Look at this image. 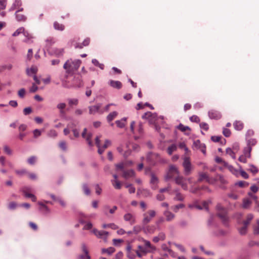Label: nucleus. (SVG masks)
Wrapping results in <instances>:
<instances>
[{
  "instance_id": "a211bd4d",
  "label": "nucleus",
  "mask_w": 259,
  "mask_h": 259,
  "mask_svg": "<svg viewBox=\"0 0 259 259\" xmlns=\"http://www.w3.org/2000/svg\"><path fill=\"white\" fill-rule=\"evenodd\" d=\"M158 183V179L157 177L154 174H151L150 184L152 189L155 190L157 188V184Z\"/></svg>"
},
{
  "instance_id": "5701e85b",
  "label": "nucleus",
  "mask_w": 259,
  "mask_h": 259,
  "mask_svg": "<svg viewBox=\"0 0 259 259\" xmlns=\"http://www.w3.org/2000/svg\"><path fill=\"white\" fill-rule=\"evenodd\" d=\"M134 176L135 172L132 169L123 171L122 177L126 179L133 177Z\"/></svg>"
},
{
  "instance_id": "412c9836",
  "label": "nucleus",
  "mask_w": 259,
  "mask_h": 259,
  "mask_svg": "<svg viewBox=\"0 0 259 259\" xmlns=\"http://www.w3.org/2000/svg\"><path fill=\"white\" fill-rule=\"evenodd\" d=\"M123 218L125 221L128 222L131 225H133L135 223V217L130 213L125 214Z\"/></svg>"
},
{
  "instance_id": "72a5a7b5",
  "label": "nucleus",
  "mask_w": 259,
  "mask_h": 259,
  "mask_svg": "<svg viewBox=\"0 0 259 259\" xmlns=\"http://www.w3.org/2000/svg\"><path fill=\"white\" fill-rule=\"evenodd\" d=\"M37 71V68L35 66H32L30 69L26 70V72L28 75L32 74H35Z\"/></svg>"
},
{
  "instance_id": "6e6d98bb",
  "label": "nucleus",
  "mask_w": 259,
  "mask_h": 259,
  "mask_svg": "<svg viewBox=\"0 0 259 259\" xmlns=\"http://www.w3.org/2000/svg\"><path fill=\"white\" fill-rule=\"evenodd\" d=\"M253 231L255 234H259V220H256V224L253 226Z\"/></svg>"
},
{
  "instance_id": "603ef678",
  "label": "nucleus",
  "mask_w": 259,
  "mask_h": 259,
  "mask_svg": "<svg viewBox=\"0 0 259 259\" xmlns=\"http://www.w3.org/2000/svg\"><path fill=\"white\" fill-rule=\"evenodd\" d=\"M136 255V250L134 249L130 252H127V257L131 259H135Z\"/></svg>"
},
{
  "instance_id": "c9c22d12",
  "label": "nucleus",
  "mask_w": 259,
  "mask_h": 259,
  "mask_svg": "<svg viewBox=\"0 0 259 259\" xmlns=\"http://www.w3.org/2000/svg\"><path fill=\"white\" fill-rule=\"evenodd\" d=\"M111 183L115 189H121L122 184L118 180H113L111 181Z\"/></svg>"
},
{
  "instance_id": "6ab92c4d",
  "label": "nucleus",
  "mask_w": 259,
  "mask_h": 259,
  "mask_svg": "<svg viewBox=\"0 0 259 259\" xmlns=\"http://www.w3.org/2000/svg\"><path fill=\"white\" fill-rule=\"evenodd\" d=\"M111 145V142L109 140H106L104 144L99 147L98 150V152L99 154H102L106 149L109 147Z\"/></svg>"
},
{
  "instance_id": "c85d7f7f",
  "label": "nucleus",
  "mask_w": 259,
  "mask_h": 259,
  "mask_svg": "<svg viewBox=\"0 0 259 259\" xmlns=\"http://www.w3.org/2000/svg\"><path fill=\"white\" fill-rule=\"evenodd\" d=\"M51 197L55 201L58 202L59 204L63 207H65L66 206V203L65 201L60 197H56L53 194H50Z\"/></svg>"
},
{
  "instance_id": "b1692460",
  "label": "nucleus",
  "mask_w": 259,
  "mask_h": 259,
  "mask_svg": "<svg viewBox=\"0 0 259 259\" xmlns=\"http://www.w3.org/2000/svg\"><path fill=\"white\" fill-rule=\"evenodd\" d=\"M22 2L21 0H15L14 3H13L12 6L10 8V11H13L15 9H17L18 10L20 9L22 6Z\"/></svg>"
},
{
  "instance_id": "de8ad7c7",
  "label": "nucleus",
  "mask_w": 259,
  "mask_h": 259,
  "mask_svg": "<svg viewBox=\"0 0 259 259\" xmlns=\"http://www.w3.org/2000/svg\"><path fill=\"white\" fill-rule=\"evenodd\" d=\"M211 202L210 200H208V201H204L202 203L203 204V206L202 207H201L200 206H198V205H196V207L198 208V209H202V208H205L206 209V210H208V204L209 203H210Z\"/></svg>"
},
{
  "instance_id": "5fc2aeb1",
  "label": "nucleus",
  "mask_w": 259,
  "mask_h": 259,
  "mask_svg": "<svg viewBox=\"0 0 259 259\" xmlns=\"http://www.w3.org/2000/svg\"><path fill=\"white\" fill-rule=\"evenodd\" d=\"M24 30V27H20L18 29L16 30V31H15L13 34V36H17L19 35L20 33H23V31Z\"/></svg>"
},
{
  "instance_id": "bf43d9fd",
  "label": "nucleus",
  "mask_w": 259,
  "mask_h": 259,
  "mask_svg": "<svg viewBox=\"0 0 259 259\" xmlns=\"http://www.w3.org/2000/svg\"><path fill=\"white\" fill-rule=\"evenodd\" d=\"M59 147L64 151H65L67 149L66 143L65 141H61L59 143Z\"/></svg>"
},
{
  "instance_id": "13d9d810",
  "label": "nucleus",
  "mask_w": 259,
  "mask_h": 259,
  "mask_svg": "<svg viewBox=\"0 0 259 259\" xmlns=\"http://www.w3.org/2000/svg\"><path fill=\"white\" fill-rule=\"evenodd\" d=\"M66 107V104L64 103H59L57 105V108L60 109V113H63L64 111L63 110Z\"/></svg>"
},
{
  "instance_id": "7ed1b4c3",
  "label": "nucleus",
  "mask_w": 259,
  "mask_h": 259,
  "mask_svg": "<svg viewBox=\"0 0 259 259\" xmlns=\"http://www.w3.org/2000/svg\"><path fill=\"white\" fill-rule=\"evenodd\" d=\"M182 165L184 167V172L186 176H188L191 173L193 169L190 158L189 156H184Z\"/></svg>"
},
{
  "instance_id": "bb28decb",
  "label": "nucleus",
  "mask_w": 259,
  "mask_h": 259,
  "mask_svg": "<svg viewBox=\"0 0 259 259\" xmlns=\"http://www.w3.org/2000/svg\"><path fill=\"white\" fill-rule=\"evenodd\" d=\"M155 231V227L153 225L147 226L143 228V231L145 233L152 234Z\"/></svg>"
},
{
  "instance_id": "aec40b11",
  "label": "nucleus",
  "mask_w": 259,
  "mask_h": 259,
  "mask_svg": "<svg viewBox=\"0 0 259 259\" xmlns=\"http://www.w3.org/2000/svg\"><path fill=\"white\" fill-rule=\"evenodd\" d=\"M76 124L74 122H71L68 124V127L73 132L74 136L75 138H77L79 136V130L76 128Z\"/></svg>"
},
{
  "instance_id": "a18cd8bd",
  "label": "nucleus",
  "mask_w": 259,
  "mask_h": 259,
  "mask_svg": "<svg viewBox=\"0 0 259 259\" xmlns=\"http://www.w3.org/2000/svg\"><path fill=\"white\" fill-rule=\"evenodd\" d=\"M252 148L250 146H247L244 149V155L249 158L250 157V152Z\"/></svg>"
},
{
  "instance_id": "cd10ccee",
  "label": "nucleus",
  "mask_w": 259,
  "mask_h": 259,
  "mask_svg": "<svg viewBox=\"0 0 259 259\" xmlns=\"http://www.w3.org/2000/svg\"><path fill=\"white\" fill-rule=\"evenodd\" d=\"M109 84L113 88L117 89H120L122 87V83L119 81L110 80L109 81Z\"/></svg>"
},
{
  "instance_id": "c756f323",
  "label": "nucleus",
  "mask_w": 259,
  "mask_h": 259,
  "mask_svg": "<svg viewBox=\"0 0 259 259\" xmlns=\"http://www.w3.org/2000/svg\"><path fill=\"white\" fill-rule=\"evenodd\" d=\"M64 52L63 49L55 48L51 51V53L57 56H61L63 55Z\"/></svg>"
},
{
  "instance_id": "09e8293b",
  "label": "nucleus",
  "mask_w": 259,
  "mask_h": 259,
  "mask_svg": "<svg viewBox=\"0 0 259 259\" xmlns=\"http://www.w3.org/2000/svg\"><path fill=\"white\" fill-rule=\"evenodd\" d=\"M178 128L182 132H186L187 131H190V128L188 126H185L183 124L180 123L178 126Z\"/></svg>"
},
{
  "instance_id": "1a4fd4ad",
  "label": "nucleus",
  "mask_w": 259,
  "mask_h": 259,
  "mask_svg": "<svg viewBox=\"0 0 259 259\" xmlns=\"http://www.w3.org/2000/svg\"><path fill=\"white\" fill-rule=\"evenodd\" d=\"M81 248L82 253L78 256V259H91V256L89 254V250L85 244L82 243Z\"/></svg>"
},
{
  "instance_id": "8fccbe9b",
  "label": "nucleus",
  "mask_w": 259,
  "mask_h": 259,
  "mask_svg": "<svg viewBox=\"0 0 259 259\" xmlns=\"http://www.w3.org/2000/svg\"><path fill=\"white\" fill-rule=\"evenodd\" d=\"M92 62L94 65L99 67L101 69H104V64L100 63L97 60H96L95 59H93Z\"/></svg>"
},
{
  "instance_id": "37998d69",
  "label": "nucleus",
  "mask_w": 259,
  "mask_h": 259,
  "mask_svg": "<svg viewBox=\"0 0 259 259\" xmlns=\"http://www.w3.org/2000/svg\"><path fill=\"white\" fill-rule=\"evenodd\" d=\"M115 251V249L113 247H109L108 248H103L102 249V252L103 253H107L108 254H111L113 253Z\"/></svg>"
},
{
  "instance_id": "4c0bfd02",
  "label": "nucleus",
  "mask_w": 259,
  "mask_h": 259,
  "mask_svg": "<svg viewBox=\"0 0 259 259\" xmlns=\"http://www.w3.org/2000/svg\"><path fill=\"white\" fill-rule=\"evenodd\" d=\"M118 113L116 111L111 112L107 117V119L108 122L113 120L117 115Z\"/></svg>"
},
{
  "instance_id": "58836bf2",
  "label": "nucleus",
  "mask_w": 259,
  "mask_h": 259,
  "mask_svg": "<svg viewBox=\"0 0 259 259\" xmlns=\"http://www.w3.org/2000/svg\"><path fill=\"white\" fill-rule=\"evenodd\" d=\"M184 196L183 194L181 193L177 192L176 194V196L174 198V200L176 201H182L184 200Z\"/></svg>"
},
{
  "instance_id": "a878e982",
  "label": "nucleus",
  "mask_w": 259,
  "mask_h": 259,
  "mask_svg": "<svg viewBox=\"0 0 259 259\" xmlns=\"http://www.w3.org/2000/svg\"><path fill=\"white\" fill-rule=\"evenodd\" d=\"M53 26L55 30L58 31H63L65 29V25L63 24L60 23L57 21H55L53 23Z\"/></svg>"
},
{
  "instance_id": "79ce46f5",
  "label": "nucleus",
  "mask_w": 259,
  "mask_h": 259,
  "mask_svg": "<svg viewBox=\"0 0 259 259\" xmlns=\"http://www.w3.org/2000/svg\"><path fill=\"white\" fill-rule=\"evenodd\" d=\"M102 228L104 229H105L107 228H110L112 229L116 230L118 228V227L114 223H110V224H103L102 225Z\"/></svg>"
},
{
  "instance_id": "4468645a",
  "label": "nucleus",
  "mask_w": 259,
  "mask_h": 259,
  "mask_svg": "<svg viewBox=\"0 0 259 259\" xmlns=\"http://www.w3.org/2000/svg\"><path fill=\"white\" fill-rule=\"evenodd\" d=\"M93 233L98 238H106L108 235V232L105 231H99L96 229H93Z\"/></svg>"
},
{
  "instance_id": "20e7f679",
  "label": "nucleus",
  "mask_w": 259,
  "mask_h": 259,
  "mask_svg": "<svg viewBox=\"0 0 259 259\" xmlns=\"http://www.w3.org/2000/svg\"><path fill=\"white\" fill-rule=\"evenodd\" d=\"M253 218V215L252 214H247L246 220H244L242 223V226L238 229V231L240 234L244 235L246 234L247 227Z\"/></svg>"
},
{
  "instance_id": "393cba45",
  "label": "nucleus",
  "mask_w": 259,
  "mask_h": 259,
  "mask_svg": "<svg viewBox=\"0 0 259 259\" xmlns=\"http://www.w3.org/2000/svg\"><path fill=\"white\" fill-rule=\"evenodd\" d=\"M234 128L237 131H241L244 127L243 123L240 120H236L233 123Z\"/></svg>"
},
{
  "instance_id": "3c124183",
  "label": "nucleus",
  "mask_w": 259,
  "mask_h": 259,
  "mask_svg": "<svg viewBox=\"0 0 259 259\" xmlns=\"http://www.w3.org/2000/svg\"><path fill=\"white\" fill-rule=\"evenodd\" d=\"M226 152V153L229 155L233 159H235L236 158L235 153L230 148H227Z\"/></svg>"
},
{
  "instance_id": "9d476101",
  "label": "nucleus",
  "mask_w": 259,
  "mask_h": 259,
  "mask_svg": "<svg viewBox=\"0 0 259 259\" xmlns=\"http://www.w3.org/2000/svg\"><path fill=\"white\" fill-rule=\"evenodd\" d=\"M101 106V105L100 104H98L96 105L89 106V113L90 114H95L96 113L102 114L104 112V111L100 109Z\"/></svg>"
},
{
  "instance_id": "f8f14e48",
  "label": "nucleus",
  "mask_w": 259,
  "mask_h": 259,
  "mask_svg": "<svg viewBox=\"0 0 259 259\" xmlns=\"http://www.w3.org/2000/svg\"><path fill=\"white\" fill-rule=\"evenodd\" d=\"M208 116L211 119L217 120L222 117V114L217 110H211L208 112Z\"/></svg>"
},
{
  "instance_id": "49530a36",
  "label": "nucleus",
  "mask_w": 259,
  "mask_h": 259,
  "mask_svg": "<svg viewBox=\"0 0 259 259\" xmlns=\"http://www.w3.org/2000/svg\"><path fill=\"white\" fill-rule=\"evenodd\" d=\"M251 201L249 199H244L243 201V207L244 208H248L251 204Z\"/></svg>"
},
{
  "instance_id": "dca6fc26",
  "label": "nucleus",
  "mask_w": 259,
  "mask_h": 259,
  "mask_svg": "<svg viewBox=\"0 0 259 259\" xmlns=\"http://www.w3.org/2000/svg\"><path fill=\"white\" fill-rule=\"evenodd\" d=\"M23 11V8L17 10L15 13L16 18L18 21H25L26 20V17L23 14H21V12Z\"/></svg>"
},
{
  "instance_id": "f03ea898",
  "label": "nucleus",
  "mask_w": 259,
  "mask_h": 259,
  "mask_svg": "<svg viewBox=\"0 0 259 259\" xmlns=\"http://www.w3.org/2000/svg\"><path fill=\"white\" fill-rule=\"evenodd\" d=\"M180 175L179 171L177 166L174 165H171L169 166L168 170L165 176V179L166 181H168L169 179L174 178Z\"/></svg>"
},
{
  "instance_id": "338daca9",
  "label": "nucleus",
  "mask_w": 259,
  "mask_h": 259,
  "mask_svg": "<svg viewBox=\"0 0 259 259\" xmlns=\"http://www.w3.org/2000/svg\"><path fill=\"white\" fill-rule=\"evenodd\" d=\"M82 189L84 193L86 195H89L90 194V190L87 185L84 184L82 186Z\"/></svg>"
},
{
  "instance_id": "4be33fe9",
  "label": "nucleus",
  "mask_w": 259,
  "mask_h": 259,
  "mask_svg": "<svg viewBox=\"0 0 259 259\" xmlns=\"http://www.w3.org/2000/svg\"><path fill=\"white\" fill-rule=\"evenodd\" d=\"M163 214L166 218V220L168 222L171 221L175 218V215L168 210L164 211Z\"/></svg>"
},
{
  "instance_id": "6e6552de",
  "label": "nucleus",
  "mask_w": 259,
  "mask_h": 259,
  "mask_svg": "<svg viewBox=\"0 0 259 259\" xmlns=\"http://www.w3.org/2000/svg\"><path fill=\"white\" fill-rule=\"evenodd\" d=\"M175 183L181 186L184 190H187V179L182 176H178L175 179Z\"/></svg>"
},
{
  "instance_id": "4d7b16f0",
  "label": "nucleus",
  "mask_w": 259,
  "mask_h": 259,
  "mask_svg": "<svg viewBox=\"0 0 259 259\" xmlns=\"http://www.w3.org/2000/svg\"><path fill=\"white\" fill-rule=\"evenodd\" d=\"M256 143V141L254 139H250L247 141V146H250L251 147L254 146Z\"/></svg>"
},
{
  "instance_id": "0eeeda50",
  "label": "nucleus",
  "mask_w": 259,
  "mask_h": 259,
  "mask_svg": "<svg viewBox=\"0 0 259 259\" xmlns=\"http://www.w3.org/2000/svg\"><path fill=\"white\" fill-rule=\"evenodd\" d=\"M142 118L148 120L150 124H155L157 120V114L155 113L147 112L142 115Z\"/></svg>"
},
{
  "instance_id": "0e129e2a",
  "label": "nucleus",
  "mask_w": 259,
  "mask_h": 259,
  "mask_svg": "<svg viewBox=\"0 0 259 259\" xmlns=\"http://www.w3.org/2000/svg\"><path fill=\"white\" fill-rule=\"evenodd\" d=\"M223 133L225 137H228L230 136L231 133L230 130L226 128H224Z\"/></svg>"
},
{
  "instance_id": "052dcab7",
  "label": "nucleus",
  "mask_w": 259,
  "mask_h": 259,
  "mask_svg": "<svg viewBox=\"0 0 259 259\" xmlns=\"http://www.w3.org/2000/svg\"><path fill=\"white\" fill-rule=\"evenodd\" d=\"M33 136L35 138H36L40 136L41 134V131L39 130L36 129L33 132Z\"/></svg>"
},
{
  "instance_id": "f704fd0d",
  "label": "nucleus",
  "mask_w": 259,
  "mask_h": 259,
  "mask_svg": "<svg viewBox=\"0 0 259 259\" xmlns=\"http://www.w3.org/2000/svg\"><path fill=\"white\" fill-rule=\"evenodd\" d=\"M155 158V161H153L152 162L154 163L159 160V155L157 153H149L148 156V159L151 160L153 158Z\"/></svg>"
},
{
  "instance_id": "2f4dec72",
  "label": "nucleus",
  "mask_w": 259,
  "mask_h": 259,
  "mask_svg": "<svg viewBox=\"0 0 259 259\" xmlns=\"http://www.w3.org/2000/svg\"><path fill=\"white\" fill-rule=\"evenodd\" d=\"M177 149V146L176 144H172L168 147L167 149V152L169 155H171L174 152H175Z\"/></svg>"
},
{
  "instance_id": "2eb2a0df",
  "label": "nucleus",
  "mask_w": 259,
  "mask_h": 259,
  "mask_svg": "<svg viewBox=\"0 0 259 259\" xmlns=\"http://www.w3.org/2000/svg\"><path fill=\"white\" fill-rule=\"evenodd\" d=\"M87 130L86 128H84L83 131L82 133V137L83 138L86 139V141L88 142V143L90 146H93V144L91 141V138L92 137V134L91 133H88L87 135Z\"/></svg>"
},
{
  "instance_id": "ddd939ff",
  "label": "nucleus",
  "mask_w": 259,
  "mask_h": 259,
  "mask_svg": "<svg viewBox=\"0 0 259 259\" xmlns=\"http://www.w3.org/2000/svg\"><path fill=\"white\" fill-rule=\"evenodd\" d=\"M137 196H142L143 197L146 198L151 197L152 195L151 193L147 189H138L137 192Z\"/></svg>"
},
{
  "instance_id": "f257e3e1",
  "label": "nucleus",
  "mask_w": 259,
  "mask_h": 259,
  "mask_svg": "<svg viewBox=\"0 0 259 259\" xmlns=\"http://www.w3.org/2000/svg\"><path fill=\"white\" fill-rule=\"evenodd\" d=\"M81 61L80 60L70 59L67 60L64 64L63 68L66 70L67 72L70 73L77 70L80 67Z\"/></svg>"
},
{
  "instance_id": "c03bdc74",
  "label": "nucleus",
  "mask_w": 259,
  "mask_h": 259,
  "mask_svg": "<svg viewBox=\"0 0 259 259\" xmlns=\"http://www.w3.org/2000/svg\"><path fill=\"white\" fill-rule=\"evenodd\" d=\"M23 193L25 197L31 198L33 202L36 201V198L33 194L28 193L26 190H24Z\"/></svg>"
},
{
  "instance_id": "680f3d73",
  "label": "nucleus",
  "mask_w": 259,
  "mask_h": 259,
  "mask_svg": "<svg viewBox=\"0 0 259 259\" xmlns=\"http://www.w3.org/2000/svg\"><path fill=\"white\" fill-rule=\"evenodd\" d=\"M7 0H0V10H4L6 7Z\"/></svg>"
},
{
  "instance_id": "9b49d317",
  "label": "nucleus",
  "mask_w": 259,
  "mask_h": 259,
  "mask_svg": "<svg viewBox=\"0 0 259 259\" xmlns=\"http://www.w3.org/2000/svg\"><path fill=\"white\" fill-rule=\"evenodd\" d=\"M150 252V250H149L144 246L139 245L138 246V249L136 250V254L139 257L141 258L143 256L145 255L148 252Z\"/></svg>"
},
{
  "instance_id": "a19ab883",
  "label": "nucleus",
  "mask_w": 259,
  "mask_h": 259,
  "mask_svg": "<svg viewBox=\"0 0 259 259\" xmlns=\"http://www.w3.org/2000/svg\"><path fill=\"white\" fill-rule=\"evenodd\" d=\"M185 207L184 204H179L178 205H174L171 207V209L175 212H177L180 209L183 208Z\"/></svg>"
},
{
  "instance_id": "e2e57ef3",
  "label": "nucleus",
  "mask_w": 259,
  "mask_h": 259,
  "mask_svg": "<svg viewBox=\"0 0 259 259\" xmlns=\"http://www.w3.org/2000/svg\"><path fill=\"white\" fill-rule=\"evenodd\" d=\"M200 127L205 131H207L209 128V125L207 123L202 122L200 124Z\"/></svg>"
},
{
  "instance_id": "774afa93",
  "label": "nucleus",
  "mask_w": 259,
  "mask_h": 259,
  "mask_svg": "<svg viewBox=\"0 0 259 259\" xmlns=\"http://www.w3.org/2000/svg\"><path fill=\"white\" fill-rule=\"evenodd\" d=\"M190 119L192 122H198L200 121L199 118L197 116H196V115H193V116H192L190 118Z\"/></svg>"
},
{
  "instance_id": "7c9ffc66",
  "label": "nucleus",
  "mask_w": 259,
  "mask_h": 259,
  "mask_svg": "<svg viewBox=\"0 0 259 259\" xmlns=\"http://www.w3.org/2000/svg\"><path fill=\"white\" fill-rule=\"evenodd\" d=\"M194 144H195V145L196 146H199V148L200 149V150L203 154L205 153V152H206L205 146H204V144H201L199 140H197V141H195Z\"/></svg>"
},
{
  "instance_id": "e433bc0d",
  "label": "nucleus",
  "mask_w": 259,
  "mask_h": 259,
  "mask_svg": "<svg viewBox=\"0 0 259 259\" xmlns=\"http://www.w3.org/2000/svg\"><path fill=\"white\" fill-rule=\"evenodd\" d=\"M203 180H205V181H206L207 182H209V178L208 177V175H207V174L204 173V172L200 174L199 178V179H198V181L199 182L202 181Z\"/></svg>"
},
{
  "instance_id": "864d4df0",
  "label": "nucleus",
  "mask_w": 259,
  "mask_h": 259,
  "mask_svg": "<svg viewBox=\"0 0 259 259\" xmlns=\"http://www.w3.org/2000/svg\"><path fill=\"white\" fill-rule=\"evenodd\" d=\"M235 185L238 186L241 188H244L248 186V184L247 182L243 181H241L236 183Z\"/></svg>"
},
{
  "instance_id": "473e14b6",
  "label": "nucleus",
  "mask_w": 259,
  "mask_h": 259,
  "mask_svg": "<svg viewBox=\"0 0 259 259\" xmlns=\"http://www.w3.org/2000/svg\"><path fill=\"white\" fill-rule=\"evenodd\" d=\"M145 243V247L147 248L149 250H150V252H152L156 249L155 247L152 245L151 243L149 241L144 240Z\"/></svg>"
},
{
  "instance_id": "69168bd1",
  "label": "nucleus",
  "mask_w": 259,
  "mask_h": 259,
  "mask_svg": "<svg viewBox=\"0 0 259 259\" xmlns=\"http://www.w3.org/2000/svg\"><path fill=\"white\" fill-rule=\"evenodd\" d=\"M36 160V157L35 156H31L27 160V161L30 164H33Z\"/></svg>"
},
{
  "instance_id": "423d86ee",
  "label": "nucleus",
  "mask_w": 259,
  "mask_h": 259,
  "mask_svg": "<svg viewBox=\"0 0 259 259\" xmlns=\"http://www.w3.org/2000/svg\"><path fill=\"white\" fill-rule=\"evenodd\" d=\"M155 211L154 210H149L143 214L142 223L145 225L147 224L152 220L153 218L155 217Z\"/></svg>"
},
{
  "instance_id": "f3484780",
  "label": "nucleus",
  "mask_w": 259,
  "mask_h": 259,
  "mask_svg": "<svg viewBox=\"0 0 259 259\" xmlns=\"http://www.w3.org/2000/svg\"><path fill=\"white\" fill-rule=\"evenodd\" d=\"M23 33L25 37V38L23 40L24 42L27 44H31L33 42L32 39L33 38V36L31 33H30L28 31H26L25 29Z\"/></svg>"
},
{
  "instance_id": "39448f33",
  "label": "nucleus",
  "mask_w": 259,
  "mask_h": 259,
  "mask_svg": "<svg viewBox=\"0 0 259 259\" xmlns=\"http://www.w3.org/2000/svg\"><path fill=\"white\" fill-rule=\"evenodd\" d=\"M217 209L218 216L224 223H226L228 220L227 213L226 208L223 207L221 204H218L217 205Z\"/></svg>"
},
{
  "instance_id": "ea45409f",
  "label": "nucleus",
  "mask_w": 259,
  "mask_h": 259,
  "mask_svg": "<svg viewBox=\"0 0 259 259\" xmlns=\"http://www.w3.org/2000/svg\"><path fill=\"white\" fill-rule=\"evenodd\" d=\"M126 118H123L120 120L116 121V123L117 124V126L120 128L124 127L125 126V122L126 121Z\"/></svg>"
}]
</instances>
